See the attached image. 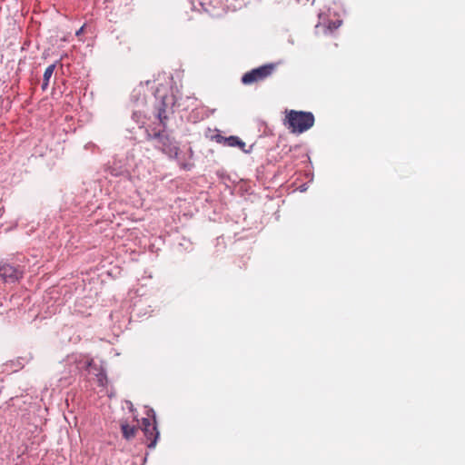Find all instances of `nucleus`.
Masks as SVG:
<instances>
[{"label":"nucleus","mask_w":465,"mask_h":465,"mask_svg":"<svg viewBox=\"0 0 465 465\" xmlns=\"http://www.w3.org/2000/svg\"><path fill=\"white\" fill-rule=\"evenodd\" d=\"M314 116L310 112L291 110L287 112L284 124L292 133L302 134L314 124Z\"/></svg>","instance_id":"f257e3e1"},{"label":"nucleus","mask_w":465,"mask_h":465,"mask_svg":"<svg viewBox=\"0 0 465 465\" xmlns=\"http://www.w3.org/2000/svg\"><path fill=\"white\" fill-rule=\"evenodd\" d=\"M147 140L155 141V147L170 157L178 155L179 146L174 138L165 130L147 132Z\"/></svg>","instance_id":"f03ea898"},{"label":"nucleus","mask_w":465,"mask_h":465,"mask_svg":"<svg viewBox=\"0 0 465 465\" xmlns=\"http://www.w3.org/2000/svg\"><path fill=\"white\" fill-rule=\"evenodd\" d=\"M276 69L275 64H267L254 68L242 76V83L245 85H251L264 81L271 76Z\"/></svg>","instance_id":"7ed1b4c3"},{"label":"nucleus","mask_w":465,"mask_h":465,"mask_svg":"<svg viewBox=\"0 0 465 465\" xmlns=\"http://www.w3.org/2000/svg\"><path fill=\"white\" fill-rule=\"evenodd\" d=\"M142 430L144 437L146 438V444L148 448H154L157 440L159 438V431L157 430V425L155 418L153 420L148 418L142 419Z\"/></svg>","instance_id":"20e7f679"},{"label":"nucleus","mask_w":465,"mask_h":465,"mask_svg":"<svg viewBox=\"0 0 465 465\" xmlns=\"http://www.w3.org/2000/svg\"><path fill=\"white\" fill-rule=\"evenodd\" d=\"M23 276V271L10 264H3L0 266V278L6 282H15Z\"/></svg>","instance_id":"39448f33"},{"label":"nucleus","mask_w":465,"mask_h":465,"mask_svg":"<svg viewBox=\"0 0 465 465\" xmlns=\"http://www.w3.org/2000/svg\"><path fill=\"white\" fill-rule=\"evenodd\" d=\"M120 428L123 438L128 441L134 440L139 431V428L136 425H131L127 420H121Z\"/></svg>","instance_id":"423d86ee"},{"label":"nucleus","mask_w":465,"mask_h":465,"mask_svg":"<svg viewBox=\"0 0 465 465\" xmlns=\"http://www.w3.org/2000/svg\"><path fill=\"white\" fill-rule=\"evenodd\" d=\"M217 142L230 147H239L243 152H246V150L244 149L245 143L242 141L238 136L232 135L229 137H223L219 135L217 137Z\"/></svg>","instance_id":"0eeeda50"},{"label":"nucleus","mask_w":465,"mask_h":465,"mask_svg":"<svg viewBox=\"0 0 465 465\" xmlns=\"http://www.w3.org/2000/svg\"><path fill=\"white\" fill-rule=\"evenodd\" d=\"M54 69H55L54 64H50L49 66L46 67V69L44 73V79H43V84H42L43 90H45L47 88V86L49 84V80L52 77Z\"/></svg>","instance_id":"6e6552de"},{"label":"nucleus","mask_w":465,"mask_h":465,"mask_svg":"<svg viewBox=\"0 0 465 465\" xmlns=\"http://www.w3.org/2000/svg\"><path fill=\"white\" fill-rule=\"evenodd\" d=\"M164 114V109H160L159 112H158V119L160 120V123L163 125V127L165 126V120H166V116L163 114Z\"/></svg>","instance_id":"1a4fd4ad"},{"label":"nucleus","mask_w":465,"mask_h":465,"mask_svg":"<svg viewBox=\"0 0 465 465\" xmlns=\"http://www.w3.org/2000/svg\"><path fill=\"white\" fill-rule=\"evenodd\" d=\"M155 96L163 101V104H165V96L160 94V88H157L155 91Z\"/></svg>","instance_id":"9d476101"}]
</instances>
